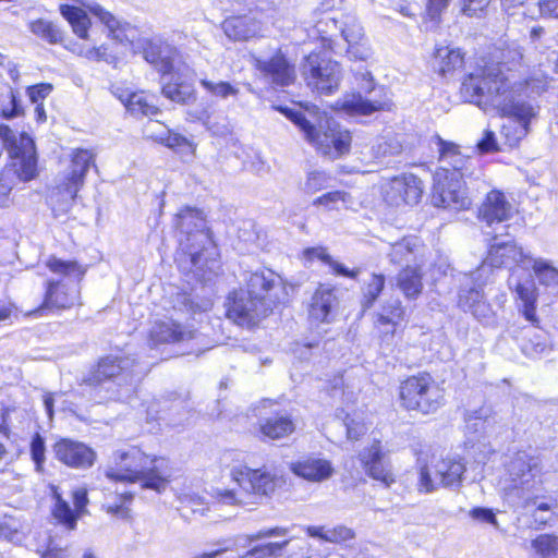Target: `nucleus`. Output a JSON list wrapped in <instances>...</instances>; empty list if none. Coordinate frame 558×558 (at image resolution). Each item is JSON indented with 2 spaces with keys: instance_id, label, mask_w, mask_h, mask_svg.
Listing matches in <instances>:
<instances>
[{
  "instance_id": "nucleus-1",
  "label": "nucleus",
  "mask_w": 558,
  "mask_h": 558,
  "mask_svg": "<svg viewBox=\"0 0 558 558\" xmlns=\"http://www.w3.org/2000/svg\"><path fill=\"white\" fill-rule=\"evenodd\" d=\"M548 76L541 69L534 70L524 80H518L512 73L505 74L499 66L493 65L477 73H470L462 82L463 97L476 104L484 111L497 110L501 116L519 123L518 136L530 133V124L538 117L539 108L522 96H539L548 88Z\"/></svg>"
},
{
  "instance_id": "nucleus-2",
  "label": "nucleus",
  "mask_w": 558,
  "mask_h": 558,
  "mask_svg": "<svg viewBox=\"0 0 558 558\" xmlns=\"http://www.w3.org/2000/svg\"><path fill=\"white\" fill-rule=\"evenodd\" d=\"M175 227L180 230L175 255L179 267L209 280L210 275L219 269V262L202 211L191 207L181 209L175 215Z\"/></svg>"
},
{
  "instance_id": "nucleus-3",
  "label": "nucleus",
  "mask_w": 558,
  "mask_h": 558,
  "mask_svg": "<svg viewBox=\"0 0 558 558\" xmlns=\"http://www.w3.org/2000/svg\"><path fill=\"white\" fill-rule=\"evenodd\" d=\"M105 475L113 482L140 483L144 489L162 493L170 483L172 471L166 458L146 454L132 446L113 451Z\"/></svg>"
},
{
  "instance_id": "nucleus-4",
  "label": "nucleus",
  "mask_w": 558,
  "mask_h": 558,
  "mask_svg": "<svg viewBox=\"0 0 558 558\" xmlns=\"http://www.w3.org/2000/svg\"><path fill=\"white\" fill-rule=\"evenodd\" d=\"M303 133L304 138L323 156L335 160L349 154L351 133L316 106L304 110L280 108Z\"/></svg>"
},
{
  "instance_id": "nucleus-5",
  "label": "nucleus",
  "mask_w": 558,
  "mask_h": 558,
  "mask_svg": "<svg viewBox=\"0 0 558 558\" xmlns=\"http://www.w3.org/2000/svg\"><path fill=\"white\" fill-rule=\"evenodd\" d=\"M436 140L441 166L435 173L432 202L437 207L466 209L472 201L468 187H464L458 174L471 157L462 155L456 144L439 136H436Z\"/></svg>"
},
{
  "instance_id": "nucleus-6",
  "label": "nucleus",
  "mask_w": 558,
  "mask_h": 558,
  "mask_svg": "<svg viewBox=\"0 0 558 558\" xmlns=\"http://www.w3.org/2000/svg\"><path fill=\"white\" fill-rule=\"evenodd\" d=\"M0 138L12 159L0 172V195L5 197L20 182L32 181L38 175L37 154L33 138L25 132L17 134L1 124Z\"/></svg>"
},
{
  "instance_id": "nucleus-7",
  "label": "nucleus",
  "mask_w": 558,
  "mask_h": 558,
  "mask_svg": "<svg viewBox=\"0 0 558 558\" xmlns=\"http://www.w3.org/2000/svg\"><path fill=\"white\" fill-rule=\"evenodd\" d=\"M230 476L239 489L213 488L211 497L230 506L259 504L264 497L272 495L278 486V476L266 469L235 466Z\"/></svg>"
},
{
  "instance_id": "nucleus-8",
  "label": "nucleus",
  "mask_w": 558,
  "mask_h": 558,
  "mask_svg": "<svg viewBox=\"0 0 558 558\" xmlns=\"http://www.w3.org/2000/svg\"><path fill=\"white\" fill-rule=\"evenodd\" d=\"M143 376L136 357L131 354H109L101 357L86 379L89 385L108 383L111 399L122 400L130 396L134 385Z\"/></svg>"
},
{
  "instance_id": "nucleus-9",
  "label": "nucleus",
  "mask_w": 558,
  "mask_h": 558,
  "mask_svg": "<svg viewBox=\"0 0 558 558\" xmlns=\"http://www.w3.org/2000/svg\"><path fill=\"white\" fill-rule=\"evenodd\" d=\"M92 166H95L93 150L76 148L71 153L69 167L59 175L57 185L49 195L54 211L65 214L71 209Z\"/></svg>"
},
{
  "instance_id": "nucleus-10",
  "label": "nucleus",
  "mask_w": 558,
  "mask_h": 558,
  "mask_svg": "<svg viewBox=\"0 0 558 558\" xmlns=\"http://www.w3.org/2000/svg\"><path fill=\"white\" fill-rule=\"evenodd\" d=\"M401 405L422 414L435 413L445 403V391L428 373L404 379L399 387Z\"/></svg>"
},
{
  "instance_id": "nucleus-11",
  "label": "nucleus",
  "mask_w": 558,
  "mask_h": 558,
  "mask_svg": "<svg viewBox=\"0 0 558 558\" xmlns=\"http://www.w3.org/2000/svg\"><path fill=\"white\" fill-rule=\"evenodd\" d=\"M464 472L465 464L461 459L433 457L427 463L420 461L417 490L430 494L439 487H459Z\"/></svg>"
},
{
  "instance_id": "nucleus-12",
  "label": "nucleus",
  "mask_w": 558,
  "mask_h": 558,
  "mask_svg": "<svg viewBox=\"0 0 558 558\" xmlns=\"http://www.w3.org/2000/svg\"><path fill=\"white\" fill-rule=\"evenodd\" d=\"M510 488L519 497L537 490L542 480V464L537 456L527 451L515 452L507 464Z\"/></svg>"
},
{
  "instance_id": "nucleus-13",
  "label": "nucleus",
  "mask_w": 558,
  "mask_h": 558,
  "mask_svg": "<svg viewBox=\"0 0 558 558\" xmlns=\"http://www.w3.org/2000/svg\"><path fill=\"white\" fill-rule=\"evenodd\" d=\"M302 73L310 87L325 95L338 89L342 77V70L338 62L315 52L305 58Z\"/></svg>"
},
{
  "instance_id": "nucleus-14",
  "label": "nucleus",
  "mask_w": 558,
  "mask_h": 558,
  "mask_svg": "<svg viewBox=\"0 0 558 558\" xmlns=\"http://www.w3.org/2000/svg\"><path fill=\"white\" fill-rule=\"evenodd\" d=\"M271 310L270 301L255 299L240 290L229 298L227 316L240 326L251 327L266 317Z\"/></svg>"
},
{
  "instance_id": "nucleus-15",
  "label": "nucleus",
  "mask_w": 558,
  "mask_h": 558,
  "mask_svg": "<svg viewBox=\"0 0 558 558\" xmlns=\"http://www.w3.org/2000/svg\"><path fill=\"white\" fill-rule=\"evenodd\" d=\"M532 262V256L525 253L521 246L514 242L495 243L490 246L487 257L483 264L471 274L472 280H478L487 271V267H508L521 266L526 268Z\"/></svg>"
},
{
  "instance_id": "nucleus-16",
  "label": "nucleus",
  "mask_w": 558,
  "mask_h": 558,
  "mask_svg": "<svg viewBox=\"0 0 558 558\" xmlns=\"http://www.w3.org/2000/svg\"><path fill=\"white\" fill-rule=\"evenodd\" d=\"M357 458L371 478L383 483L386 487L395 483L391 464L379 440L374 439L359 452Z\"/></svg>"
},
{
  "instance_id": "nucleus-17",
  "label": "nucleus",
  "mask_w": 558,
  "mask_h": 558,
  "mask_svg": "<svg viewBox=\"0 0 558 558\" xmlns=\"http://www.w3.org/2000/svg\"><path fill=\"white\" fill-rule=\"evenodd\" d=\"M197 337L198 331L191 325H183L172 318L159 319L149 329L148 344L151 348L160 344H179Z\"/></svg>"
},
{
  "instance_id": "nucleus-18",
  "label": "nucleus",
  "mask_w": 558,
  "mask_h": 558,
  "mask_svg": "<svg viewBox=\"0 0 558 558\" xmlns=\"http://www.w3.org/2000/svg\"><path fill=\"white\" fill-rule=\"evenodd\" d=\"M423 193L422 181L413 174L392 178L384 190L385 201L391 206L415 205Z\"/></svg>"
},
{
  "instance_id": "nucleus-19",
  "label": "nucleus",
  "mask_w": 558,
  "mask_h": 558,
  "mask_svg": "<svg viewBox=\"0 0 558 558\" xmlns=\"http://www.w3.org/2000/svg\"><path fill=\"white\" fill-rule=\"evenodd\" d=\"M289 469L295 476L310 483L326 482L336 472L332 462L319 454L304 456L291 462Z\"/></svg>"
},
{
  "instance_id": "nucleus-20",
  "label": "nucleus",
  "mask_w": 558,
  "mask_h": 558,
  "mask_svg": "<svg viewBox=\"0 0 558 558\" xmlns=\"http://www.w3.org/2000/svg\"><path fill=\"white\" fill-rule=\"evenodd\" d=\"M56 458L74 469H88L96 460V452L84 442L63 438L53 446Z\"/></svg>"
},
{
  "instance_id": "nucleus-21",
  "label": "nucleus",
  "mask_w": 558,
  "mask_h": 558,
  "mask_svg": "<svg viewBox=\"0 0 558 558\" xmlns=\"http://www.w3.org/2000/svg\"><path fill=\"white\" fill-rule=\"evenodd\" d=\"M426 247L416 236H405L391 244L388 253L392 264L404 267H422L425 262Z\"/></svg>"
},
{
  "instance_id": "nucleus-22",
  "label": "nucleus",
  "mask_w": 558,
  "mask_h": 558,
  "mask_svg": "<svg viewBox=\"0 0 558 558\" xmlns=\"http://www.w3.org/2000/svg\"><path fill=\"white\" fill-rule=\"evenodd\" d=\"M78 301V290L75 286H69L64 280H49L45 299L36 313L41 314L45 310H64L75 305Z\"/></svg>"
},
{
  "instance_id": "nucleus-23",
  "label": "nucleus",
  "mask_w": 558,
  "mask_h": 558,
  "mask_svg": "<svg viewBox=\"0 0 558 558\" xmlns=\"http://www.w3.org/2000/svg\"><path fill=\"white\" fill-rule=\"evenodd\" d=\"M255 68L271 83L289 86L295 80L294 66L278 51L270 60L254 59Z\"/></svg>"
},
{
  "instance_id": "nucleus-24",
  "label": "nucleus",
  "mask_w": 558,
  "mask_h": 558,
  "mask_svg": "<svg viewBox=\"0 0 558 558\" xmlns=\"http://www.w3.org/2000/svg\"><path fill=\"white\" fill-rule=\"evenodd\" d=\"M72 496L75 508L74 511L70 508L69 504L54 492L56 505L53 515L68 530L75 529L77 518L85 513V507L88 504L87 490L85 488L75 489Z\"/></svg>"
},
{
  "instance_id": "nucleus-25",
  "label": "nucleus",
  "mask_w": 558,
  "mask_h": 558,
  "mask_svg": "<svg viewBox=\"0 0 558 558\" xmlns=\"http://www.w3.org/2000/svg\"><path fill=\"white\" fill-rule=\"evenodd\" d=\"M337 304L335 289L329 284H319L308 305L310 319L314 323H329Z\"/></svg>"
},
{
  "instance_id": "nucleus-26",
  "label": "nucleus",
  "mask_w": 558,
  "mask_h": 558,
  "mask_svg": "<svg viewBox=\"0 0 558 558\" xmlns=\"http://www.w3.org/2000/svg\"><path fill=\"white\" fill-rule=\"evenodd\" d=\"M281 283L280 277L270 269H260L251 272L246 278V289L241 291L250 293L255 299L259 298L262 301H270L272 306L276 303L270 294L271 290Z\"/></svg>"
},
{
  "instance_id": "nucleus-27",
  "label": "nucleus",
  "mask_w": 558,
  "mask_h": 558,
  "mask_svg": "<svg viewBox=\"0 0 558 558\" xmlns=\"http://www.w3.org/2000/svg\"><path fill=\"white\" fill-rule=\"evenodd\" d=\"M512 216V206L500 191H490L480 208L478 217L488 226L508 220Z\"/></svg>"
},
{
  "instance_id": "nucleus-28",
  "label": "nucleus",
  "mask_w": 558,
  "mask_h": 558,
  "mask_svg": "<svg viewBox=\"0 0 558 558\" xmlns=\"http://www.w3.org/2000/svg\"><path fill=\"white\" fill-rule=\"evenodd\" d=\"M509 287L513 289L522 302V313L526 320L532 323L534 326L538 325V318L536 316V301H537V288L532 278H526L524 281H519L512 274L509 278Z\"/></svg>"
},
{
  "instance_id": "nucleus-29",
  "label": "nucleus",
  "mask_w": 558,
  "mask_h": 558,
  "mask_svg": "<svg viewBox=\"0 0 558 558\" xmlns=\"http://www.w3.org/2000/svg\"><path fill=\"white\" fill-rule=\"evenodd\" d=\"M145 59L162 75L170 74L181 61L179 50L169 45L160 44L151 46L145 52Z\"/></svg>"
},
{
  "instance_id": "nucleus-30",
  "label": "nucleus",
  "mask_w": 558,
  "mask_h": 558,
  "mask_svg": "<svg viewBox=\"0 0 558 558\" xmlns=\"http://www.w3.org/2000/svg\"><path fill=\"white\" fill-rule=\"evenodd\" d=\"M458 304L463 311L471 312L476 318L487 317L490 313V306L484 298L482 284L462 288L459 292Z\"/></svg>"
},
{
  "instance_id": "nucleus-31",
  "label": "nucleus",
  "mask_w": 558,
  "mask_h": 558,
  "mask_svg": "<svg viewBox=\"0 0 558 558\" xmlns=\"http://www.w3.org/2000/svg\"><path fill=\"white\" fill-rule=\"evenodd\" d=\"M225 34L232 40H247L260 31V24L251 16H232L222 23Z\"/></svg>"
},
{
  "instance_id": "nucleus-32",
  "label": "nucleus",
  "mask_w": 558,
  "mask_h": 558,
  "mask_svg": "<svg viewBox=\"0 0 558 558\" xmlns=\"http://www.w3.org/2000/svg\"><path fill=\"white\" fill-rule=\"evenodd\" d=\"M463 62L464 57L460 49L449 46L438 47L434 53L433 68L440 75L446 76L461 69Z\"/></svg>"
},
{
  "instance_id": "nucleus-33",
  "label": "nucleus",
  "mask_w": 558,
  "mask_h": 558,
  "mask_svg": "<svg viewBox=\"0 0 558 558\" xmlns=\"http://www.w3.org/2000/svg\"><path fill=\"white\" fill-rule=\"evenodd\" d=\"M422 267H404L396 277V286L408 300H415L423 291Z\"/></svg>"
},
{
  "instance_id": "nucleus-34",
  "label": "nucleus",
  "mask_w": 558,
  "mask_h": 558,
  "mask_svg": "<svg viewBox=\"0 0 558 558\" xmlns=\"http://www.w3.org/2000/svg\"><path fill=\"white\" fill-rule=\"evenodd\" d=\"M339 107L350 114H371L374 111L390 109V102L363 98L361 95H351L338 102Z\"/></svg>"
},
{
  "instance_id": "nucleus-35",
  "label": "nucleus",
  "mask_w": 558,
  "mask_h": 558,
  "mask_svg": "<svg viewBox=\"0 0 558 558\" xmlns=\"http://www.w3.org/2000/svg\"><path fill=\"white\" fill-rule=\"evenodd\" d=\"M293 538L286 539L283 542H272L264 546L255 547L250 550L243 558H276L282 554H287L292 557L298 555V551H303L301 544H295L291 547Z\"/></svg>"
},
{
  "instance_id": "nucleus-36",
  "label": "nucleus",
  "mask_w": 558,
  "mask_h": 558,
  "mask_svg": "<svg viewBox=\"0 0 558 558\" xmlns=\"http://www.w3.org/2000/svg\"><path fill=\"white\" fill-rule=\"evenodd\" d=\"M118 97L134 116L150 117L159 112L158 107L153 101V97L143 92L123 93Z\"/></svg>"
},
{
  "instance_id": "nucleus-37",
  "label": "nucleus",
  "mask_w": 558,
  "mask_h": 558,
  "mask_svg": "<svg viewBox=\"0 0 558 558\" xmlns=\"http://www.w3.org/2000/svg\"><path fill=\"white\" fill-rule=\"evenodd\" d=\"M259 430L264 437L276 440L290 436L295 430V425L290 416L280 415L260 422Z\"/></svg>"
},
{
  "instance_id": "nucleus-38",
  "label": "nucleus",
  "mask_w": 558,
  "mask_h": 558,
  "mask_svg": "<svg viewBox=\"0 0 558 558\" xmlns=\"http://www.w3.org/2000/svg\"><path fill=\"white\" fill-rule=\"evenodd\" d=\"M305 531L311 537H316L324 542L336 544L348 542L355 537L354 531L344 525H337L330 529L308 525L305 527Z\"/></svg>"
},
{
  "instance_id": "nucleus-39",
  "label": "nucleus",
  "mask_w": 558,
  "mask_h": 558,
  "mask_svg": "<svg viewBox=\"0 0 558 558\" xmlns=\"http://www.w3.org/2000/svg\"><path fill=\"white\" fill-rule=\"evenodd\" d=\"M61 15L71 24L73 32L83 39H87L90 20L87 13L75 5L61 4Z\"/></svg>"
},
{
  "instance_id": "nucleus-40",
  "label": "nucleus",
  "mask_w": 558,
  "mask_h": 558,
  "mask_svg": "<svg viewBox=\"0 0 558 558\" xmlns=\"http://www.w3.org/2000/svg\"><path fill=\"white\" fill-rule=\"evenodd\" d=\"M162 95L173 102L187 105L195 100V92L193 87L179 80H172L162 86Z\"/></svg>"
},
{
  "instance_id": "nucleus-41",
  "label": "nucleus",
  "mask_w": 558,
  "mask_h": 558,
  "mask_svg": "<svg viewBox=\"0 0 558 558\" xmlns=\"http://www.w3.org/2000/svg\"><path fill=\"white\" fill-rule=\"evenodd\" d=\"M404 315L405 311L401 301L396 299L387 302L383 306L381 313L377 315L376 324L378 326L391 325L392 329L390 330V333L393 336L396 326L403 320Z\"/></svg>"
},
{
  "instance_id": "nucleus-42",
  "label": "nucleus",
  "mask_w": 558,
  "mask_h": 558,
  "mask_svg": "<svg viewBox=\"0 0 558 558\" xmlns=\"http://www.w3.org/2000/svg\"><path fill=\"white\" fill-rule=\"evenodd\" d=\"M31 32L47 41L50 45L61 44L63 41L62 31L52 22L38 19L29 23Z\"/></svg>"
},
{
  "instance_id": "nucleus-43",
  "label": "nucleus",
  "mask_w": 558,
  "mask_h": 558,
  "mask_svg": "<svg viewBox=\"0 0 558 558\" xmlns=\"http://www.w3.org/2000/svg\"><path fill=\"white\" fill-rule=\"evenodd\" d=\"M86 8L108 28L109 33L114 38L121 40L118 32H120L123 28V24L117 16H114L111 12H109L98 3L86 4Z\"/></svg>"
},
{
  "instance_id": "nucleus-44",
  "label": "nucleus",
  "mask_w": 558,
  "mask_h": 558,
  "mask_svg": "<svg viewBox=\"0 0 558 558\" xmlns=\"http://www.w3.org/2000/svg\"><path fill=\"white\" fill-rule=\"evenodd\" d=\"M199 84L208 94L219 99L236 97L240 93V89L236 86L225 81L201 78Z\"/></svg>"
},
{
  "instance_id": "nucleus-45",
  "label": "nucleus",
  "mask_w": 558,
  "mask_h": 558,
  "mask_svg": "<svg viewBox=\"0 0 558 558\" xmlns=\"http://www.w3.org/2000/svg\"><path fill=\"white\" fill-rule=\"evenodd\" d=\"M384 286V275L372 274L369 276V279L365 282L363 288L362 306L364 308H369L375 303L380 292L383 291Z\"/></svg>"
},
{
  "instance_id": "nucleus-46",
  "label": "nucleus",
  "mask_w": 558,
  "mask_h": 558,
  "mask_svg": "<svg viewBox=\"0 0 558 558\" xmlns=\"http://www.w3.org/2000/svg\"><path fill=\"white\" fill-rule=\"evenodd\" d=\"M532 268L535 276L538 278L542 284H558V269L553 264L543 258H532Z\"/></svg>"
},
{
  "instance_id": "nucleus-47",
  "label": "nucleus",
  "mask_w": 558,
  "mask_h": 558,
  "mask_svg": "<svg viewBox=\"0 0 558 558\" xmlns=\"http://www.w3.org/2000/svg\"><path fill=\"white\" fill-rule=\"evenodd\" d=\"M47 267L57 275H62L64 277H75L81 279L85 274V270L82 266H80L76 262L71 260H62L57 257H50L47 260Z\"/></svg>"
},
{
  "instance_id": "nucleus-48",
  "label": "nucleus",
  "mask_w": 558,
  "mask_h": 558,
  "mask_svg": "<svg viewBox=\"0 0 558 558\" xmlns=\"http://www.w3.org/2000/svg\"><path fill=\"white\" fill-rule=\"evenodd\" d=\"M330 175L323 170H311L306 173L302 190L307 194H314L328 186Z\"/></svg>"
},
{
  "instance_id": "nucleus-49",
  "label": "nucleus",
  "mask_w": 558,
  "mask_h": 558,
  "mask_svg": "<svg viewBox=\"0 0 558 558\" xmlns=\"http://www.w3.org/2000/svg\"><path fill=\"white\" fill-rule=\"evenodd\" d=\"M533 547L542 558H556L558 554V536L543 534L533 541Z\"/></svg>"
},
{
  "instance_id": "nucleus-50",
  "label": "nucleus",
  "mask_w": 558,
  "mask_h": 558,
  "mask_svg": "<svg viewBox=\"0 0 558 558\" xmlns=\"http://www.w3.org/2000/svg\"><path fill=\"white\" fill-rule=\"evenodd\" d=\"M350 195L345 192L333 191L317 197L313 204L315 206H324L328 210L340 209V204L345 205L349 202Z\"/></svg>"
},
{
  "instance_id": "nucleus-51",
  "label": "nucleus",
  "mask_w": 558,
  "mask_h": 558,
  "mask_svg": "<svg viewBox=\"0 0 558 558\" xmlns=\"http://www.w3.org/2000/svg\"><path fill=\"white\" fill-rule=\"evenodd\" d=\"M478 423L484 424H492L496 423L495 420V412L489 407H482L477 410L471 411L468 414V427H474L477 429Z\"/></svg>"
},
{
  "instance_id": "nucleus-52",
  "label": "nucleus",
  "mask_w": 558,
  "mask_h": 558,
  "mask_svg": "<svg viewBox=\"0 0 558 558\" xmlns=\"http://www.w3.org/2000/svg\"><path fill=\"white\" fill-rule=\"evenodd\" d=\"M504 62L502 63H496L497 66L500 68V70L505 73V74H510L512 73L513 75L514 72L510 69V68H507V70L505 71L504 69H506L507 64L511 63V64H517V63H520V61L522 60L523 58V54L520 50L519 47H513V48H509L507 50L506 53H504ZM495 65V63H492V64H488V65H485L483 68H478L476 69L473 73H477L480 70H486L487 68L489 66H493ZM517 78V76H514Z\"/></svg>"
},
{
  "instance_id": "nucleus-53",
  "label": "nucleus",
  "mask_w": 558,
  "mask_h": 558,
  "mask_svg": "<svg viewBox=\"0 0 558 558\" xmlns=\"http://www.w3.org/2000/svg\"><path fill=\"white\" fill-rule=\"evenodd\" d=\"M343 425L347 429V437L350 440H357L362 435L366 433V426L364 422L354 415L347 414L343 418Z\"/></svg>"
},
{
  "instance_id": "nucleus-54",
  "label": "nucleus",
  "mask_w": 558,
  "mask_h": 558,
  "mask_svg": "<svg viewBox=\"0 0 558 558\" xmlns=\"http://www.w3.org/2000/svg\"><path fill=\"white\" fill-rule=\"evenodd\" d=\"M483 177L482 167L480 160L476 158H471L469 162L465 163L463 170L459 172L458 179L461 180L464 187L466 186V180H480Z\"/></svg>"
},
{
  "instance_id": "nucleus-55",
  "label": "nucleus",
  "mask_w": 558,
  "mask_h": 558,
  "mask_svg": "<svg viewBox=\"0 0 558 558\" xmlns=\"http://www.w3.org/2000/svg\"><path fill=\"white\" fill-rule=\"evenodd\" d=\"M45 440L39 434H35L31 442V454L35 462L36 471L41 472L45 463Z\"/></svg>"
},
{
  "instance_id": "nucleus-56",
  "label": "nucleus",
  "mask_w": 558,
  "mask_h": 558,
  "mask_svg": "<svg viewBox=\"0 0 558 558\" xmlns=\"http://www.w3.org/2000/svg\"><path fill=\"white\" fill-rule=\"evenodd\" d=\"M342 36L348 43V46L365 40L363 27L356 21H351L345 24V27L342 29Z\"/></svg>"
},
{
  "instance_id": "nucleus-57",
  "label": "nucleus",
  "mask_w": 558,
  "mask_h": 558,
  "mask_svg": "<svg viewBox=\"0 0 558 558\" xmlns=\"http://www.w3.org/2000/svg\"><path fill=\"white\" fill-rule=\"evenodd\" d=\"M157 140L172 149L192 148V144L186 137L171 131H167L165 136H159Z\"/></svg>"
},
{
  "instance_id": "nucleus-58",
  "label": "nucleus",
  "mask_w": 558,
  "mask_h": 558,
  "mask_svg": "<svg viewBox=\"0 0 558 558\" xmlns=\"http://www.w3.org/2000/svg\"><path fill=\"white\" fill-rule=\"evenodd\" d=\"M78 56L84 57L90 61H101L105 60L108 62V57L106 52V48L101 47H85L77 46L73 49Z\"/></svg>"
},
{
  "instance_id": "nucleus-59",
  "label": "nucleus",
  "mask_w": 558,
  "mask_h": 558,
  "mask_svg": "<svg viewBox=\"0 0 558 558\" xmlns=\"http://www.w3.org/2000/svg\"><path fill=\"white\" fill-rule=\"evenodd\" d=\"M402 151V145L398 140L389 138L379 142L375 148L376 156H393Z\"/></svg>"
},
{
  "instance_id": "nucleus-60",
  "label": "nucleus",
  "mask_w": 558,
  "mask_h": 558,
  "mask_svg": "<svg viewBox=\"0 0 558 558\" xmlns=\"http://www.w3.org/2000/svg\"><path fill=\"white\" fill-rule=\"evenodd\" d=\"M492 0H462V12L468 16H477L483 13Z\"/></svg>"
},
{
  "instance_id": "nucleus-61",
  "label": "nucleus",
  "mask_w": 558,
  "mask_h": 558,
  "mask_svg": "<svg viewBox=\"0 0 558 558\" xmlns=\"http://www.w3.org/2000/svg\"><path fill=\"white\" fill-rule=\"evenodd\" d=\"M52 92V85L41 83L27 88V95L33 104H41V101Z\"/></svg>"
},
{
  "instance_id": "nucleus-62",
  "label": "nucleus",
  "mask_w": 558,
  "mask_h": 558,
  "mask_svg": "<svg viewBox=\"0 0 558 558\" xmlns=\"http://www.w3.org/2000/svg\"><path fill=\"white\" fill-rule=\"evenodd\" d=\"M517 131H519V123L517 121L509 120V122L504 124L501 128V134L505 136L510 147L517 146L520 143V141L525 137H519Z\"/></svg>"
},
{
  "instance_id": "nucleus-63",
  "label": "nucleus",
  "mask_w": 558,
  "mask_h": 558,
  "mask_svg": "<svg viewBox=\"0 0 558 558\" xmlns=\"http://www.w3.org/2000/svg\"><path fill=\"white\" fill-rule=\"evenodd\" d=\"M347 52L350 58L361 61H366L372 57V50L365 40L348 46Z\"/></svg>"
},
{
  "instance_id": "nucleus-64",
  "label": "nucleus",
  "mask_w": 558,
  "mask_h": 558,
  "mask_svg": "<svg viewBox=\"0 0 558 558\" xmlns=\"http://www.w3.org/2000/svg\"><path fill=\"white\" fill-rule=\"evenodd\" d=\"M477 148L481 153H492L498 150V144L493 131L486 130L482 140L477 143Z\"/></svg>"
}]
</instances>
